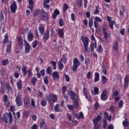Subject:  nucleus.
Masks as SVG:
<instances>
[{
	"instance_id": "f257e3e1",
	"label": "nucleus",
	"mask_w": 129,
	"mask_h": 129,
	"mask_svg": "<svg viewBox=\"0 0 129 129\" xmlns=\"http://www.w3.org/2000/svg\"><path fill=\"white\" fill-rule=\"evenodd\" d=\"M57 100L58 97H57V96L54 94H50L47 97L48 103L52 106V107H53L54 103H55Z\"/></svg>"
},
{
	"instance_id": "f03ea898",
	"label": "nucleus",
	"mask_w": 129,
	"mask_h": 129,
	"mask_svg": "<svg viewBox=\"0 0 129 129\" xmlns=\"http://www.w3.org/2000/svg\"><path fill=\"white\" fill-rule=\"evenodd\" d=\"M39 18L42 21H48V19H49V16L48 15V13H46L44 9H42L41 11V14L39 15Z\"/></svg>"
},
{
	"instance_id": "7ed1b4c3",
	"label": "nucleus",
	"mask_w": 129,
	"mask_h": 129,
	"mask_svg": "<svg viewBox=\"0 0 129 129\" xmlns=\"http://www.w3.org/2000/svg\"><path fill=\"white\" fill-rule=\"evenodd\" d=\"M78 66H80V63L77 58H75L74 59V64L73 67V71H74V72H77Z\"/></svg>"
},
{
	"instance_id": "20e7f679",
	"label": "nucleus",
	"mask_w": 129,
	"mask_h": 129,
	"mask_svg": "<svg viewBox=\"0 0 129 129\" xmlns=\"http://www.w3.org/2000/svg\"><path fill=\"white\" fill-rule=\"evenodd\" d=\"M107 90L104 89L103 91L102 92L101 95V99L103 100V101H105L107 99H108V95L107 94Z\"/></svg>"
},
{
	"instance_id": "39448f33",
	"label": "nucleus",
	"mask_w": 129,
	"mask_h": 129,
	"mask_svg": "<svg viewBox=\"0 0 129 129\" xmlns=\"http://www.w3.org/2000/svg\"><path fill=\"white\" fill-rule=\"evenodd\" d=\"M24 104L25 107L26 108H29V107L30 106L31 104V102L30 100V98L28 97H24Z\"/></svg>"
},
{
	"instance_id": "423d86ee",
	"label": "nucleus",
	"mask_w": 129,
	"mask_h": 129,
	"mask_svg": "<svg viewBox=\"0 0 129 129\" xmlns=\"http://www.w3.org/2000/svg\"><path fill=\"white\" fill-rule=\"evenodd\" d=\"M103 33L104 34V37L105 38V39H107L108 38H109L110 35L108 34V29L107 28H106V26L105 25H104L103 26Z\"/></svg>"
},
{
	"instance_id": "0eeeda50",
	"label": "nucleus",
	"mask_w": 129,
	"mask_h": 129,
	"mask_svg": "<svg viewBox=\"0 0 129 129\" xmlns=\"http://www.w3.org/2000/svg\"><path fill=\"white\" fill-rule=\"evenodd\" d=\"M24 43L25 53L26 54H28V53H30V51L31 50V45H30V44L26 40H24Z\"/></svg>"
},
{
	"instance_id": "6e6552de",
	"label": "nucleus",
	"mask_w": 129,
	"mask_h": 129,
	"mask_svg": "<svg viewBox=\"0 0 129 129\" xmlns=\"http://www.w3.org/2000/svg\"><path fill=\"white\" fill-rule=\"evenodd\" d=\"M17 3L16 2L13 1L10 6V10L13 14H16V11H17Z\"/></svg>"
},
{
	"instance_id": "1a4fd4ad",
	"label": "nucleus",
	"mask_w": 129,
	"mask_h": 129,
	"mask_svg": "<svg viewBox=\"0 0 129 129\" xmlns=\"http://www.w3.org/2000/svg\"><path fill=\"white\" fill-rule=\"evenodd\" d=\"M49 38H50V32L49 30H46V31L43 34L42 40L44 42H47L48 40H49Z\"/></svg>"
},
{
	"instance_id": "9d476101",
	"label": "nucleus",
	"mask_w": 129,
	"mask_h": 129,
	"mask_svg": "<svg viewBox=\"0 0 129 129\" xmlns=\"http://www.w3.org/2000/svg\"><path fill=\"white\" fill-rule=\"evenodd\" d=\"M21 99H22V96L21 95H18L16 97V102L18 106H22L23 105V102H22Z\"/></svg>"
},
{
	"instance_id": "9b49d317",
	"label": "nucleus",
	"mask_w": 129,
	"mask_h": 129,
	"mask_svg": "<svg viewBox=\"0 0 129 129\" xmlns=\"http://www.w3.org/2000/svg\"><path fill=\"white\" fill-rule=\"evenodd\" d=\"M68 94H69V95L71 96V98L72 100H75V97H76V93L75 92L70 91V90H68Z\"/></svg>"
},
{
	"instance_id": "f8f14e48",
	"label": "nucleus",
	"mask_w": 129,
	"mask_h": 129,
	"mask_svg": "<svg viewBox=\"0 0 129 129\" xmlns=\"http://www.w3.org/2000/svg\"><path fill=\"white\" fill-rule=\"evenodd\" d=\"M124 80V87L125 89H126L128 87L129 76L128 75L125 76Z\"/></svg>"
},
{
	"instance_id": "ddd939ff",
	"label": "nucleus",
	"mask_w": 129,
	"mask_h": 129,
	"mask_svg": "<svg viewBox=\"0 0 129 129\" xmlns=\"http://www.w3.org/2000/svg\"><path fill=\"white\" fill-rule=\"evenodd\" d=\"M10 44L7 45L6 49V53L7 54H11L12 53V41H9Z\"/></svg>"
},
{
	"instance_id": "4468645a",
	"label": "nucleus",
	"mask_w": 129,
	"mask_h": 129,
	"mask_svg": "<svg viewBox=\"0 0 129 129\" xmlns=\"http://www.w3.org/2000/svg\"><path fill=\"white\" fill-rule=\"evenodd\" d=\"M51 75L53 80H58V79H59V73H58V72H53L51 74Z\"/></svg>"
},
{
	"instance_id": "2eb2a0df",
	"label": "nucleus",
	"mask_w": 129,
	"mask_h": 129,
	"mask_svg": "<svg viewBox=\"0 0 129 129\" xmlns=\"http://www.w3.org/2000/svg\"><path fill=\"white\" fill-rule=\"evenodd\" d=\"M82 41L84 44V45H88L89 44V41L88 40V38L86 36H82Z\"/></svg>"
},
{
	"instance_id": "dca6fc26",
	"label": "nucleus",
	"mask_w": 129,
	"mask_h": 129,
	"mask_svg": "<svg viewBox=\"0 0 129 129\" xmlns=\"http://www.w3.org/2000/svg\"><path fill=\"white\" fill-rule=\"evenodd\" d=\"M83 93L85 96L86 98L88 99V100H90V97L89 95H88V91L87 90V88H86L85 87H84L83 88Z\"/></svg>"
},
{
	"instance_id": "f3484780",
	"label": "nucleus",
	"mask_w": 129,
	"mask_h": 129,
	"mask_svg": "<svg viewBox=\"0 0 129 129\" xmlns=\"http://www.w3.org/2000/svg\"><path fill=\"white\" fill-rule=\"evenodd\" d=\"M101 120V116H100V115H98L97 117L95 118L93 120V122L94 124H98V122H99V121H100Z\"/></svg>"
},
{
	"instance_id": "a211bd4d",
	"label": "nucleus",
	"mask_w": 129,
	"mask_h": 129,
	"mask_svg": "<svg viewBox=\"0 0 129 129\" xmlns=\"http://www.w3.org/2000/svg\"><path fill=\"white\" fill-rule=\"evenodd\" d=\"M34 39V35L31 32H29L27 35V40L29 42H32Z\"/></svg>"
},
{
	"instance_id": "6ab92c4d",
	"label": "nucleus",
	"mask_w": 129,
	"mask_h": 129,
	"mask_svg": "<svg viewBox=\"0 0 129 129\" xmlns=\"http://www.w3.org/2000/svg\"><path fill=\"white\" fill-rule=\"evenodd\" d=\"M16 84L18 88V90L19 91H20V90H22V88L23 87V82H22V80L17 81Z\"/></svg>"
},
{
	"instance_id": "aec40b11",
	"label": "nucleus",
	"mask_w": 129,
	"mask_h": 129,
	"mask_svg": "<svg viewBox=\"0 0 129 129\" xmlns=\"http://www.w3.org/2000/svg\"><path fill=\"white\" fill-rule=\"evenodd\" d=\"M75 115L77 119H80V118H84V115H83V113L82 112H80L79 114L75 113Z\"/></svg>"
},
{
	"instance_id": "412c9836",
	"label": "nucleus",
	"mask_w": 129,
	"mask_h": 129,
	"mask_svg": "<svg viewBox=\"0 0 129 129\" xmlns=\"http://www.w3.org/2000/svg\"><path fill=\"white\" fill-rule=\"evenodd\" d=\"M58 33L59 38L61 39L64 38V30L62 29H58Z\"/></svg>"
},
{
	"instance_id": "4be33fe9",
	"label": "nucleus",
	"mask_w": 129,
	"mask_h": 129,
	"mask_svg": "<svg viewBox=\"0 0 129 129\" xmlns=\"http://www.w3.org/2000/svg\"><path fill=\"white\" fill-rule=\"evenodd\" d=\"M27 69H28V68L27 67V66H25V64H23V68H22V73L24 76H27Z\"/></svg>"
},
{
	"instance_id": "5701e85b",
	"label": "nucleus",
	"mask_w": 129,
	"mask_h": 129,
	"mask_svg": "<svg viewBox=\"0 0 129 129\" xmlns=\"http://www.w3.org/2000/svg\"><path fill=\"white\" fill-rule=\"evenodd\" d=\"M29 2V5L28 8L30 11H32L33 12V8H34V2L32 0H28Z\"/></svg>"
},
{
	"instance_id": "b1692460",
	"label": "nucleus",
	"mask_w": 129,
	"mask_h": 129,
	"mask_svg": "<svg viewBox=\"0 0 129 129\" xmlns=\"http://www.w3.org/2000/svg\"><path fill=\"white\" fill-rule=\"evenodd\" d=\"M18 42V45L20 47H23V39L22 38V37L19 36L17 38Z\"/></svg>"
},
{
	"instance_id": "393cba45",
	"label": "nucleus",
	"mask_w": 129,
	"mask_h": 129,
	"mask_svg": "<svg viewBox=\"0 0 129 129\" xmlns=\"http://www.w3.org/2000/svg\"><path fill=\"white\" fill-rule=\"evenodd\" d=\"M52 72H53V70H52V68H51V67L50 66H48L46 70V74L51 75L52 74Z\"/></svg>"
},
{
	"instance_id": "a878e982",
	"label": "nucleus",
	"mask_w": 129,
	"mask_h": 129,
	"mask_svg": "<svg viewBox=\"0 0 129 129\" xmlns=\"http://www.w3.org/2000/svg\"><path fill=\"white\" fill-rule=\"evenodd\" d=\"M58 15H60V12H59V10L57 9H55L54 10V13L52 15V18L53 19H56L57 16H58Z\"/></svg>"
},
{
	"instance_id": "bb28decb",
	"label": "nucleus",
	"mask_w": 129,
	"mask_h": 129,
	"mask_svg": "<svg viewBox=\"0 0 129 129\" xmlns=\"http://www.w3.org/2000/svg\"><path fill=\"white\" fill-rule=\"evenodd\" d=\"M38 30L41 35V36H43L44 34V32H45V28H44V26H39L38 28Z\"/></svg>"
},
{
	"instance_id": "cd10ccee",
	"label": "nucleus",
	"mask_w": 129,
	"mask_h": 129,
	"mask_svg": "<svg viewBox=\"0 0 129 129\" xmlns=\"http://www.w3.org/2000/svg\"><path fill=\"white\" fill-rule=\"evenodd\" d=\"M113 49L115 50V51H117L118 50V44L117 42L114 41L113 42Z\"/></svg>"
},
{
	"instance_id": "c85d7f7f",
	"label": "nucleus",
	"mask_w": 129,
	"mask_h": 129,
	"mask_svg": "<svg viewBox=\"0 0 129 129\" xmlns=\"http://www.w3.org/2000/svg\"><path fill=\"white\" fill-rule=\"evenodd\" d=\"M94 47L96 48V41L92 42L90 45L91 51L94 50Z\"/></svg>"
},
{
	"instance_id": "c756f323",
	"label": "nucleus",
	"mask_w": 129,
	"mask_h": 129,
	"mask_svg": "<svg viewBox=\"0 0 129 129\" xmlns=\"http://www.w3.org/2000/svg\"><path fill=\"white\" fill-rule=\"evenodd\" d=\"M99 81V74L98 73H95L94 82Z\"/></svg>"
},
{
	"instance_id": "7c9ffc66",
	"label": "nucleus",
	"mask_w": 129,
	"mask_h": 129,
	"mask_svg": "<svg viewBox=\"0 0 129 129\" xmlns=\"http://www.w3.org/2000/svg\"><path fill=\"white\" fill-rule=\"evenodd\" d=\"M43 8L46 10L48 12H49V10H50V11H52V9L50 8V5H48L46 4L45 3H43Z\"/></svg>"
},
{
	"instance_id": "2f4dec72",
	"label": "nucleus",
	"mask_w": 129,
	"mask_h": 129,
	"mask_svg": "<svg viewBox=\"0 0 129 129\" xmlns=\"http://www.w3.org/2000/svg\"><path fill=\"white\" fill-rule=\"evenodd\" d=\"M54 111L55 112H62L63 111V109H59V104H57L55 106H54Z\"/></svg>"
},
{
	"instance_id": "473e14b6",
	"label": "nucleus",
	"mask_w": 129,
	"mask_h": 129,
	"mask_svg": "<svg viewBox=\"0 0 129 129\" xmlns=\"http://www.w3.org/2000/svg\"><path fill=\"white\" fill-rule=\"evenodd\" d=\"M6 89L8 90V91H12V87L10 85V82H8L5 84Z\"/></svg>"
},
{
	"instance_id": "72a5a7b5",
	"label": "nucleus",
	"mask_w": 129,
	"mask_h": 129,
	"mask_svg": "<svg viewBox=\"0 0 129 129\" xmlns=\"http://www.w3.org/2000/svg\"><path fill=\"white\" fill-rule=\"evenodd\" d=\"M85 64L86 65V69L88 68V66L90 64V59L86 58L85 59Z\"/></svg>"
},
{
	"instance_id": "f704fd0d",
	"label": "nucleus",
	"mask_w": 129,
	"mask_h": 129,
	"mask_svg": "<svg viewBox=\"0 0 129 129\" xmlns=\"http://www.w3.org/2000/svg\"><path fill=\"white\" fill-rule=\"evenodd\" d=\"M122 124H123L124 127H125L126 126H128L129 122L127 121V120L126 119V118H125V120L123 121Z\"/></svg>"
},
{
	"instance_id": "c9c22d12",
	"label": "nucleus",
	"mask_w": 129,
	"mask_h": 129,
	"mask_svg": "<svg viewBox=\"0 0 129 129\" xmlns=\"http://www.w3.org/2000/svg\"><path fill=\"white\" fill-rule=\"evenodd\" d=\"M59 62L66 64V63H67V58H66V56H63L61 59L59 60Z\"/></svg>"
},
{
	"instance_id": "e433bc0d",
	"label": "nucleus",
	"mask_w": 129,
	"mask_h": 129,
	"mask_svg": "<svg viewBox=\"0 0 129 129\" xmlns=\"http://www.w3.org/2000/svg\"><path fill=\"white\" fill-rule=\"evenodd\" d=\"M68 108L69 110H72V111H74L75 108L73 105H67Z\"/></svg>"
},
{
	"instance_id": "4c0bfd02",
	"label": "nucleus",
	"mask_w": 129,
	"mask_h": 129,
	"mask_svg": "<svg viewBox=\"0 0 129 129\" xmlns=\"http://www.w3.org/2000/svg\"><path fill=\"white\" fill-rule=\"evenodd\" d=\"M107 82V78H106V77L103 76L102 77V83L103 84H106Z\"/></svg>"
},
{
	"instance_id": "58836bf2",
	"label": "nucleus",
	"mask_w": 129,
	"mask_h": 129,
	"mask_svg": "<svg viewBox=\"0 0 129 129\" xmlns=\"http://www.w3.org/2000/svg\"><path fill=\"white\" fill-rule=\"evenodd\" d=\"M4 121L5 123H8V116H6V114H4L2 118V121Z\"/></svg>"
},
{
	"instance_id": "ea45409f",
	"label": "nucleus",
	"mask_w": 129,
	"mask_h": 129,
	"mask_svg": "<svg viewBox=\"0 0 129 129\" xmlns=\"http://www.w3.org/2000/svg\"><path fill=\"white\" fill-rule=\"evenodd\" d=\"M2 65L3 66H7L8 64H9V59H3L2 60Z\"/></svg>"
},
{
	"instance_id": "a19ab883",
	"label": "nucleus",
	"mask_w": 129,
	"mask_h": 129,
	"mask_svg": "<svg viewBox=\"0 0 129 129\" xmlns=\"http://www.w3.org/2000/svg\"><path fill=\"white\" fill-rule=\"evenodd\" d=\"M40 104L41 106L45 107V106L47 105V102H46V100L42 99L40 101Z\"/></svg>"
},
{
	"instance_id": "79ce46f5",
	"label": "nucleus",
	"mask_w": 129,
	"mask_h": 129,
	"mask_svg": "<svg viewBox=\"0 0 129 129\" xmlns=\"http://www.w3.org/2000/svg\"><path fill=\"white\" fill-rule=\"evenodd\" d=\"M39 14H40V10L37 9L34 11L33 13V17H34V18L38 17L39 16Z\"/></svg>"
},
{
	"instance_id": "37998d69",
	"label": "nucleus",
	"mask_w": 129,
	"mask_h": 129,
	"mask_svg": "<svg viewBox=\"0 0 129 129\" xmlns=\"http://www.w3.org/2000/svg\"><path fill=\"white\" fill-rule=\"evenodd\" d=\"M94 22H96V23H101L102 22V20L100 18L96 16L95 17V19H94Z\"/></svg>"
},
{
	"instance_id": "c03bdc74",
	"label": "nucleus",
	"mask_w": 129,
	"mask_h": 129,
	"mask_svg": "<svg viewBox=\"0 0 129 129\" xmlns=\"http://www.w3.org/2000/svg\"><path fill=\"white\" fill-rule=\"evenodd\" d=\"M31 83L35 86L36 85V82H37V78L36 77H33L31 79Z\"/></svg>"
},
{
	"instance_id": "a18cd8bd",
	"label": "nucleus",
	"mask_w": 129,
	"mask_h": 129,
	"mask_svg": "<svg viewBox=\"0 0 129 129\" xmlns=\"http://www.w3.org/2000/svg\"><path fill=\"white\" fill-rule=\"evenodd\" d=\"M93 14L94 15H98V14H99V7L97 6L96 7Z\"/></svg>"
},
{
	"instance_id": "49530a36",
	"label": "nucleus",
	"mask_w": 129,
	"mask_h": 129,
	"mask_svg": "<svg viewBox=\"0 0 129 129\" xmlns=\"http://www.w3.org/2000/svg\"><path fill=\"white\" fill-rule=\"evenodd\" d=\"M93 26V20H92V18H91L89 20V27L91 29Z\"/></svg>"
},
{
	"instance_id": "de8ad7c7",
	"label": "nucleus",
	"mask_w": 129,
	"mask_h": 129,
	"mask_svg": "<svg viewBox=\"0 0 129 129\" xmlns=\"http://www.w3.org/2000/svg\"><path fill=\"white\" fill-rule=\"evenodd\" d=\"M73 105L74 107L75 108H78V101L76 99L73 100Z\"/></svg>"
},
{
	"instance_id": "09e8293b",
	"label": "nucleus",
	"mask_w": 129,
	"mask_h": 129,
	"mask_svg": "<svg viewBox=\"0 0 129 129\" xmlns=\"http://www.w3.org/2000/svg\"><path fill=\"white\" fill-rule=\"evenodd\" d=\"M59 25L60 27H63V26H64V20H63V19L59 18Z\"/></svg>"
},
{
	"instance_id": "8fccbe9b",
	"label": "nucleus",
	"mask_w": 129,
	"mask_h": 129,
	"mask_svg": "<svg viewBox=\"0 0 129 129\" xmlns=\"http://www.w3.org/2000/svg\"><path fill=\"white\" fill-rule=\"evenodd\" d=\"M77 5L79 8L82 7V0H77Z\"/></svg>"
},
{
	"instance_id": "3c124183",
	"label": "nucleus",
	"mask_w": 129,
	"mask_h": 129,
	"mask_svg": "<svg viewBox=\"0 0 129 129\" xmlns=\"http://www.w3.org/2000/svg\"><path fill=\"white\" fill-rule=\"evenodd\" d=\"M63 68H64V65L63 64V63L61 62V61H59L58 69L60 70H62Z\"/></svg>"
},
{
	"instance_id": "603ef678",
	"label": "nucleus",
	"mask_w": 129,
	"mask_h": 129,
	"mask_svg": "<svg viewBox=\"0 0 129 129\" xmlns=\"http://www.w3.org/2000/svg\"><path fill=\"white\" fill-rule=\"evenodd\" d=\"M50 63L51 64H52V66H53V70H56V65H57V63L55 61H51Z\"/></svg>"
},
{
	"instance_id": "864d4df0",
	"label": "nucleus",
	"mask_w": 129,
	"mask_h": 129,
	"mask_svg": "<svg viewBox=\"0 0 129 129\" xmlns=\"http://www.w3.org/2000/svg\"><path fill=\"white\" fill-rule=\"evenodd\" d=\"M114 24H115L114 21H110V22H109V26L111 29H113V25H114Z\"/></svg>"
},
{
	"instance_id": "5fc2aeb1",
	"label": "nucleus",
	"mask_w": 129,
	"mask_h": 129,
	"mask_svg": "<svg viewBox=\"0 0 129 129\" xmlns=\"http://www.w3.org/2000/svg\"><path fill=\"white\" fill-rule=\"evenodd\" d=\"M8 41H9V36H8V34H7L5 36V39L3 41V43L6 44V43L8 42Z\"/></svg>"
},
{
	"instance_id": "6e6d98bb",
	"label": "nucleus",
	"mask_w": 129,
	"mask_h": 129,
	"mask_svg": "<svg viewBox=\"0 0 129 129\" xmlns=\"http://www.w3.org/2000/svg\"><path fill=\"white\" fill-rule=\"evenodd\" d=\"M38 45V40H35L33 43H32V47L33 49H35L36 47H37Z\"/></svg>"
},
{
	"instance_id": "4d7b16f0",
	"label": "nucleus",
	"mask_w": 129,
	"mask_h": 129,
	"mask_svg": "<svg viewBox=\"0 0 129 129\" xmlns=\"http://www.w3.org/2000/svg\"><path fill=\"white\" fill-rule=\"evenodd\" d=\"M68 9H69V6H68V5L64 4L63 5V12L65 13V12H66V11H67Z\"/></svg>"
},
{
	"instance_id": "13d9d810",
	"label": "nucleus",
	"mask_w": 129,
	"mask_h": 129,
	"mask_svg": "<svg viewBox=\"0 0 129 129\" xmlns=\"http://www.w3.org/2000/svg\"><path fill=\"white\" fill-rule=\"evenodd\" d=\"M40 128H44L46 127V123L44 121H42L40 124Z\"/></svg>"
},
{
	"instance_id": "bf43d9fd",
	"label": "nucleus",
	"mask_w": 129,
	"mask_h": 129,
	"mask_svg": "<svg viewBox=\"0 0 129 129\" xmlns=\"http://www.w3.org/2000/svg\"><path fill=\"white\" fill-rule=\"evenodd\" d=\"M99 91V90L98 89V88L97 87L94 88V92L95 95H97V94H98Z\"/></svg>"
},
{
	"instance_id": "052dcab7",
	"label": "nucleus",
	"mask_w": 129,
	"mask_h": 129,
	"mask_svg": "<svg viewBox=\"0 0 129 129\" xmlns=\"http://www.w3.org/2000/svg\"><path fill=\"white\" fill-rule=\"evenodd\" d=\"M51 34L50 37H54L55 35V31H54V28H51V31H50Z\"/></svg>"
},
{
	"instance_id": "680f3d73",
	"label": "nucleus",
	"mask_w": 129,
	"mask_h": 129,
	"mask_svg": "<svg viewBox=\"0 0 129 129\" xmlns=\"http://www.w3.org/2000/svg\"><path fill=\"white\" fill-rule=\"evenodd\" d=\"M31 104L34 108L36 107V103H35V100H34V99H31Z\"/></svg>"
},
{
	"instance_id": "e2e57ef3",
	"label": "nucleus",
	"mask_w": 129,
	"mask_h": 129,
	"mask_svg": "<svg viewBox=\"0 0 129 129\" xmlns=\"http://www.w3.org/2000/svg\"><path fill=\"white\" fill-rule=\"evenodd\" d=\"M108 117V113L105 112L104 114V119L103 120H107Z\"/></svg>"
},
{
	"instance_id": "0e129e2a",
	"label": "nucleus",
	"mask_w": 129,
	"mask_h": 129,
	"mask_svg": "<svg viewBox=\"0 0 129 129\" xmlns=\"http://www.w3.org/2000/svg\"><path fill=\"white\" fill-rule=\"evenodd\" d=\"M62 93L63 94V93H66V92L67 91V87H66V86H63L62 87Z\"/></svg>"
},
{
	"instance_id": "69168bd1",
	"label": "nucleus",
	"mask_w": 129,
	"mask_h": 129,
	"mask_svg": "<svg viewBox=\"0 0 129 129\" xmlns=\"http://www.w3.org/2000/svg\"><path fill=\"white\" fill-rule=\"evenodd\" d=\"M4 19H5V17H4V14H3V12H2L0 13V22H4Z\"/></svg>"
},
{
	"instance_id": "338daca9",
	"label": "nucleus",
	"mask_w": 129,
	"mask_h": 129,
	"mask_svg": "<svg viewBox=\"0 0 129 129\" xmlns=\"http://www.w3.org/2000/svg\"><path fill=\"white\" fill-rule=\"evenodd\" d=\"M8 116L9 117L10 124H12V123L13 122V116L11 114H9Z\"/></svg>"
},
{
	"instance_id": "774afa93",
	"label": "nucleus",
	"mask_w": 129,
	"mask_h": 129,
	"mask_svg": "<svg viewBox=\"0 0 129 129\" xmlns=\"http://www.w3.org/2000/svg\"><path fill=\"white\" fill-rule=\"evenodd\" d=\"M100 128V125L99 124H94V129Z\"/></svg>"
}]
</instances>
